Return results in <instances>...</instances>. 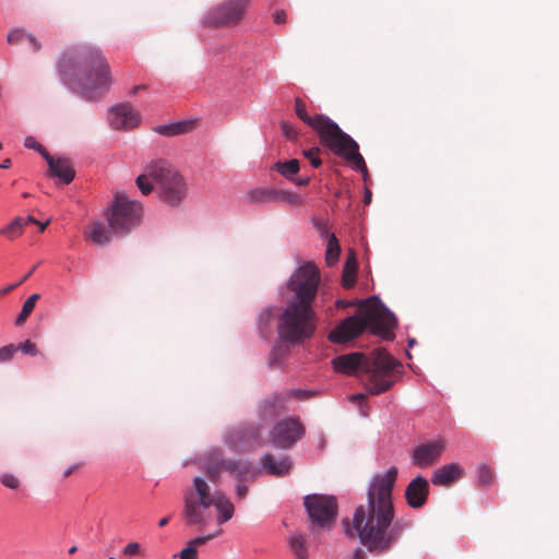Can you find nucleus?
Masks as SVG:
<instances>
[{"label": "nucleus", "mask_w": 559, "mask_h": 559, "mask_svg": "<svg viewBox=\"0 0 559 559\" xmlns=\"http://www.w3.org/2000/svg\"><path fill=\"white\" fill-rule=\"evenodd\" d=\"M0 481L4 487L10 488V489H16L20 486L19 478L11 473H3L0 476Z\"/></svg>", "instance_id": "43"}, {"label": "nucleus", "mask_w": 559, "mask_h": 559, "mask_svg": "<svg viewBox=\"0 0 559 559\" xmlns=\"http://www.w3.org/2000/svg\"><path fill=\"white\" fill-rule=\"evenodd\" d=\"M182 499V516L186 523L188 525H205L207 522L206 511L212 507L215 499V491L211 493L205 478L194 477L192 488L185 490Z\"/></svg>", "instance_id": "7"}, {"label": "nucleus", "mask_w": 559, "mask_h": 559, "mask_svg": "<svg viewBox=\"0 0 559 559\" xmlns=\"http://www.w3.org/2000/svg\"><path fill=\"white\" fill-rule=\"evenodd\" d=\"M222 532H223L222 530H217L216 532L204 535V536H197V537L190 539L188 542V544H190V546H192L194 549H197L199 546L204 545L207 540H211V539L217 537L218 535H221Z\"/></svg>", "instance_id": "41"}, {"label": "nucleus", "mask_w": 559, "mask_h": 559, "mask_svg": "<svg viewBox=\"0 0 559 559\" xmlns=\"http://www.w3.org/2000/svg\"><path fill=\"white\" fill-rule=\"evenodd\" d=\"M141 88H144V86H143V85L134 86V87L132 88L131 93H132V94H135V93H138V91H140Z\"/></svg>", "instance_id": "64"}, {"label": "nucleus", "mask_w": 559, "mask_h": 559, "mask_svg": "<svg viewBox=\"0 0 559 559\" xmlns=\"http://www.w3.org/2000/svg\"><path fill=\"white\" fill-rule=\"evenodd\" d=\"M27 33L23 28H13L7 35V41L9 44H19L23 39H26Z\"/></svg>", "instance_id": "44"}, {"label": "nucleus", "mask_w": 559, "mask_h": 559, "mask_svg": "<svg viewBox=\"0 0 559 559\" xmlns=\"http://www.w3.org/2000/svg\"><path fill=\"white\" fill-rule=\"evenodd\" d=\"M23 233L24 222L22 221V216H16L8 225L0 228V236H3L9 240H14L15 238L20 237Z\"/></svg>", "instance_id": "32"}, {"label": "nucleus", "mask_w": 559, "mask_h": 559, "mask_svg": "<svg viewBox=\"0 0 559 559\" xmlns=\"http://www.w3.org/2000/svg\"><path fill=\"white\" fill-rule=\"evenodd\" d=\"M356 270H357V262L353 254L352 257H349L346 260L345 265H344L343 285L345 287H352L354 285V283H355L354 275L356 273Z\"/></svg>", "instance_id": "36"}, {"label": "nucleus", "mask_w": 559, "mask_h": 559, "mask_svg": "<svg viewBox=\"0 0 559 559\" xmlns=\"http://www.w3.org/2000/svg\"><path fill=\"white\" fill-rule=\"evenodd\" d=\"M292 461L288 456L282 455L276 459L271 453H265L260 459V472L266 475L282 477L289 474Z\"/></svg>", "instance_id": "18"}, {"label": "nucleus", "mask_w": 559, "mask_h": 559, "mask_svg": "<svg viewBox=\"0 0 559 559\" xmlns=\"http://www.w3.org/2000/svg\"><path fill=\"white\" fill-rule=\"evenodd\" d=\"M192 129V122L188 120L176 121L167 124H158L153 130L163 136H174L188 132Z\"/></svg>", "instance_id": "28"}, {"label": "nucleus", "mask_w": 559, "mask_h": 559, "mask_svg": "<svg viewBox=\"0 0 559 559\" xmlns=\"http://www.w3.org/2000/svg\"><path fill=\"white\" fill-rule=\"evenodd\" d=\"M110 231L100 222H95L90 226L88 239L96 245L104 246L110 241Z\"/></svg>", "instance_id": "31"}, {"label": "nucleus", "mask_w": 559, "mask_h": 559, "mask_svg": "<svg viewBox=\"0 0 559 559\" xmlns=\"http://www.w3.org/2000/svg\"><path fill=\"white\" fill-rule=\"evenodd\" d=\"M20 285H21V284H19V282H17V283H14V284H12V285L8 286L7 288H4V289H3V292H4V293H9V292H11V290L15 289L16 287H19Z\"/></svg>", "instance_id": "60"}, {"label": "nucleus", "mask_w": 559, "mask_h": 559, "mask_svg": "<svg viewBox=\"0 0 559 559\" xmlns=\"http://www.w3.org/2000/svg\"><path fill=\"white\" fill-rule=\"evenodd\" d=\"M224 471L235 477L237 480H246L255 476L253 465L249 460H225Z\"/></svg>", "instance_id": "23"}, {"label": "nucleus", "mask_w": 559, "mask_h": 559, "mask_svg": "<svg viewBox=\"0 0 559 559\" xmlns=\"http://www.w3.org/2000/svg\"><path fill=\"white\" fill-rule=\"evenodd\" d=\"M343 136L345 139L340 138L329 150L352 163L353 169L361 173L364 181L367 182L369 174L365 159L359 153L358 143L346 132Z\"/></svg>", "instance_id": "13"}, {"label": "nucleus", "mask_w": 559, "mask_h": 559, "mask_svg": "<svg viewBox=\"0 0 559 559\" xmlns=\"http://www.w3.org/2000/svg\"><path fill=\"white\" fill-rule=\"evenodd\" d=\"M368 301L373 302L371 309H366L340 321L328 334L333 344H345L359 337L366 330L384 341H392L397 326L395 314L380 300L372 296Z\"/></svg>", "instance_id": "4"}, {"label": "nucleus", "mask_w": 559, "mask_h": 559, "mask_svg": "<svg viewBox=\"0 0 559 559\" xmlns=\"http://www.w3.org/2000/svg\"><path fill=\"white\" fill-rule=\"evenodd\" d=\"M179 557L180 559H198V551L190 544L187 545L179 554L174 556Z\"/></svg>", "instance_id": "47"}, {"label": "nucleus", "mask_w": 559, "mask_h": 559, "mask_svg": "<svg viewBox=\"0 0 559 559\" xmlns=\"http://www.w3.org/2000/svg\"><path fill=\"white\" fill-rule=\"evenodd\" d=\"M56 71L67 90L87 102L104 97L111 85L110 68L103 51L90 44L64 49Z\"/></svg>", "instance_id": "2"}, {"label": "nucleus", "mask_w": 559, "mask_h": 559, "mask_svg": "<svg viewBox=\"0 0 559 559\" xmlns=\"http://www.w3.org/2000/svg\"><path fill=\"white\" fill-rule=\"evenodd\" d=\"M306 435V429L298 418L286 417L274 425L270 431L272 445L280 450L293 448Z\"/></svg>", "instance_id": "11"}, {"label": "nucleus", "mask_w": 559, "mask_h": 559, "mask_svg": "<svg viewBox=\"0 0 559 559\" xmlns=\"http://www.w3.org/2000/svg\"><path fill=\"white\" fill-rule=\"evenodd\" d=\"M394 381V374L370 369L365 381V388L369 394L379 395L390 390Z\"/></svg>", "instance_id": "19"}, {"label": "nucleus", "mask_w": 559, "mask_h": 559, "mask_svg": "<svg viewBox=\"0 0 559 559\" xmlns=\"http://www.w3.org/2000/svg\"><path fill=\"white\" fill-rule=\"evenodd\" d=\"M273 21L275 24L277 25H282V24H285L286 21H287V13L285 10L283 9H277L274 13H273Z\"/></svg>", "instance_id": "49"}, {"label": "nucleus", "mask_w": 559, "mask_h": 559, "mask_svg": "<svg viewBox=\"0 0 559 559\" xmlns=\"http://www.w3.org/2000/svg\"><path fill=\"white\" fill-rule=\"evenodd\" d=\"M140 551L141 545L138 542L129 543L122 548V554L128 557L134 556Z\"/></svg>", "instance_id": "48"}, {"label": "nucleus", "mask_w": 559, "mask_h": 559, "mask_svg": "<svg viewBox=\"0 0 559 559\" xmlns=\"http://www.w3.org/2000/svg\"><path fill=\"white\" fill-rule=\"evenodd\" d=\"M108 121L114 129L131 130L139 126L141 117L129 103H122L109 108Z\"/></svg>", "instance_id": "15"}, {"label": "nucleus", "mask_w": 559, "mask_h": 559, "mask_svg": "<svg viewBox=\"0 0 559 559\" xmlns=\"http://www.w3.org/2000/svg\"><path fill=\"white\" fill-rule=\"evenodd\" d=\"M40 298L39 294L31 295L22 306V310L15 319V325L20 326L24 324L28 316L35 308L36 301Z\"/></svg>", "instance_id": "35"}, {"label": "nucleus", "mask_w": 559, "mask_h": 559, "mask_svg": "<svg viewBox=\"0 0 559 559\" xmlns=\"http://www.w3.org/2000/svg\"><path fill=\"white\" fill-rule=\"evenodd\" d=\"M15 353L16 348L14 344H9L0 347V362L10 361Z\"/></svg>", "instance_id": "45"}, {"label": "nucleus", "mask_w": 559, "mask_h": 559, "mask_svg": "<svg viewBox=\"0 0 559 559\" xmlns=\"http://www.w3.org/2000/svg\"><path fill=\"white\" fill-rule=\"evenodd\" d=\"M36 270V266H33L25 275L19 281V284H23L26 280H28L34 271Z\"/></svg>", "instance_id": "57"}, {"label": "nucleus", "mask_w": 559, "mask_h": 559, "mask_svg": "<svg viewBox=\"0 0 559 559\" xmlns=\"http://www.w3.org/2000/svg\"><path fill=\"white\" fill-rule=\"evenodd\" d=\"M212 507L217 512L218 525H223L234 516L235 507L226 493L221 490H215V499Z\"/></svg>", "instance_id": "25"}, {"label": "nucleus", "mask_w": 559, "mask_h": 559, "mask_svg": "<svg viewBox=\"0 0 559 559\" xmlns=\"http://www.w3.org/2000/svg\"><path fill=\"white\" fill-rule=\"evenodd\" d=\"M295 112L300 120L318 133L323 146L330 148L340 138L345 139L343 136L345 132L328 116L322 114L310 116L307 112L306 104L299 97L295 98Z\"/></svg>", "instance_id": "9"}, {"label": "nucleus", "mask_w": 559, "mask_h": 559, "mask_svg": "<svg viewBox=\"0 0 559 559\" xmlns=\"http://www.w3.org/2000/svg\"><path fill=\"white\" fill-rule=\"evenodd\" d=\"M271 169L277 171L284 178L292 181L300 170V163L296 158L284 162L278 160L271 167Z\"/></svg>", "instance_id": "30"}, {"label": "nucleus", "mask_w": 559, "mask_h": 559, "mask_svg": "<svg viewBox=\"0 0 559 559\" xmlns=\"http://www.w3.org/2000/svg\"><path fill=\"white\" fill-rule=\"evenodd\" d=\"M320 148L314 146L304 151V156L309 159L312 167L318 168L321 166L322 160L319 157Z\"/></svg>", "instance_id": "40"}, {"label": "nucleus", "mask_w": 559, "mask_h": 559, "mask_svg": "<svg viewBox=\"0 0 559 559\" xmlns=\"http://www.w3.org/2000/svg\"><path fill=\"white\" fill-rule=\"evenodd\" d=\"M281 130H282V134L287 140L293 141V142H296L298 140V131L295 128V126H293L290 122L282 121L281 122Z\"/></svg>", "instance_id": "39"}, {"label": "nucleus", "mask_w": 559, "mask_h": 559, "mask_svg": "<svg viewBox=\"0 0 559 559\" xmlns=\"http://www.w3.org/2000/svg\"><path fill=\"white\" fill-rule=\"evenodd\" d=\"M463 475V468L457 463H449L438 467L431 475L430 481L435 486H450Z\"/></svg>", "instance_id": "22"}, {"label": "nucleus", "mask_w": 559, "mask_h": 559, "mask_svg": "<svg viewBox=\"0 0 559 559\" xmlns=\"http://www.w3.org/2000/svg\"><path fill=\"white\" fill-rule=\"evenodd\" d=\"M310 181H311L310 176L298 177L297 175L295 176L294 180H292V182H294L298 187H306L310 183Z\"/></svg>", "instance_id": "52"}, {"label": "nucleus", "mask_w": 559, "mask_h": 559, "mask_svg": "<svg viewBox=\"0 0 559 559\" xmlns=\"http://www.w3.org/2000/svg\"><path fill=\"white\" fill-rule=\"evenodd\" d=\"M26 40L28 41V44L34 52H37L40 50L41 44L34 35L27 33Z\"/></svg>", "instance_id": "51"}, {"label": "nucleus", "mask_w": 559, "mask_h": 559, "mask_svg": "<svg viewBox=\"0 0 559 559\" xmlns=\"http://www.w3.org/2000/svg\"><path fill=\"white\" fill-rule=\"evenodd\" d=\"M319 272L311 263L299 266L289 277L287 288L292 298L277 320L278 337L290 344L309 340L316 332V312L312 302L318 293Z\"/></svg>", "instance_id": "3"}, {"label": "nucleus", "mask_w": 559, "mask_h": 559, "mask_svg": "<svg viewBox=\"0 0 559 559\" xmlns=\"http://www.w3.org/2000/svg\"><path fill=\"white\" fill-rule=\"evenodd\" d=\"M340 254H341V247H340L338 240H337L335 234L332 233L329 236L328 245H326V252H325V261H326L328 265H330V266L334 265L338 261Z\"/></svg>", "instance_id": "33"}, {"label": "nucleus", "mask_w": 559, "mask_h": 559, "mask_svg": "<svg viewBox=\"0 0 559 559\" xmlns=\"http://www.w3.org/2000/svg\"><path fill=\"white\" fill-rule=\"evenodd\" d=\"M335 305L337 308L345 309L347 307L356 305V301H347V300L338 299V300H336Z\"/></svg>", "instance_id": "53"}, {"label": "nucleus", "mask_w": 559, "mask_h": 559, "mask_svg": "<svg viewBox=\"0 0 559 559\" xmlns=\"http://www.w3.org/2000/svg\"><path fill=\"white\" fill-rule=\"evenodd\" d=\"M304 507L312 531H330L334 526L338 515V502L335 496L309 493L304 497Z\"/></svg>", "instance_id": "8"}, {"label": "nucleus", "mask_w": 559, "mask_h": 559, "mask_svg": "<svg viewBox=\"0 0 559 559\" xmlns=\"http://www.w3.org/2000/svg\"><path fill=\"white\" fill-rule=\"evenodd\" d=\"M11 167V159L10 158H5L4 160H2L0 163V169H8Z\"/></svg>", "instance_id": "58"}, {"label": "nucleus", "mask_w": 559, "mask_h": 559, "mask_svg": "<svg viewBox=\"0 0 559 559\" xmlns=\"http://www.w3.org/2000/svg\"><path fill=\"white\" fill-rule=\"evenodd\" d=\"M39 225V230L40 231H44L46 229V227L48 226L49 224V221L45 222V223H37Z\"/></svg>", "instance_id": "62"}, {"label": "nucleus", "mask_w": 559, "mask_h": 559, "mask_svg": "<svg viewBox=\"0 0 559 559\" xmlns=\"http://www.w3.org/2000/svg\"><path fill=\"white\" fill-rule=\"evenodd\" d=\"M22 221L24 222V227L27 224H37L38 223V221L32 215H28L27 217H22Z\"/></svg>", "instance_id": "55"}, {"label": "nucleus", "mask_w": 559, "mask_h": 559, "mask_svg": "<svg viewBox=\"0 0 559 559\" xmlns=\"http://www.w3.org/2000/svg\"><path fill=\"white\" fill-rule=\"evenodd\" d=\"M284 404V397L280 392H275L261 401L258 408V415L262 420H269L277 416L280 408Z\"/></svg>", "instance_id": "26"}, {"label": "nucleus", "mask_w": 559, "mask_h": 559, "mask_svg": "<svg viewBox=\"0 0 559 559\" xmlns=\"http://www.w3.org/2000/svg\"><path fill=\"white\" fill-rule=\"evenodd\" d=\"M245 480H238L235 492L238 499H243L248 493V486L243 483Z\"/></svg>", "instance_id": "50"}, {"label": "nucleus", "mask_w": 559, "mask_h": 559, "mask_svg": "<svg viewBox=\"0 0 559 559\" xmlns=\"http://www.w3.org/2000/svg\"><path fill=\"white\" fill-rule=\"evenodd\" d=\"M365 395L362 393H357L353 395V401H362Z\"/></svg>", "instance_id": "61"}, {"label": "nucleus", "mask_w": 559, "mask_h": 559, "mask_svg": "<svg viewBox=\"0 0 559 559\" xmlns=\"http://www.w3.org/2000/svg\"><path fill=\"white\" fill-rule=\"evenodd\" d=\"M371 198H372L371 191L369 189H366L365 190V194H364V203L365 204H370Z\"/></svg>", "instance_id": "56"}, {"label": "nucleus", "mask_w": 559, "mask_h": 559, "mask_svg": "<svg viewBox=\"0 0 559 559\" xmlns=\"http://www.w3.org/2000/svg\"><path fill=\"white\" fill-rule=\"evenodd\" d=\"M251 0H227L211 8L203 16V24L210 27L234 26L241 22Z\"/></svg>", "instance_id": "10"}, {"label": "nucleus", "mask_w": 559, "mask_h": 559, "mask_svg": "<svg viewBox=\"0 0 559 559\" xmlns=\"http://www.w3.org/2000/svg\"><path fill=\"white\" fill-rule=\"evenodd\" d=\"M142 212L143 207L139 201L129 199L124 193H116L106 212L111 236H124L138 227Z\"/></svg>", "instance_id": "6"}, {"label": "nucleus", "mask_w": 559, "mask_h": 559, "mask_svg": "<svg viewBox=\"0 0 559 559\" xmlns=\"http://www.w3.org/2000/svg\"><path fill=\"white\" fill-rule=\"evenodd\" d=\"M397 473V468L391 466L383 473L372 475L366 503L355 508L352 523L343 520L345 534L357 537L370 554L389 552L411 527L409 521L395 519L393 488Z\"/></svg>", "instance_id": "1"}, {"label": "nucleus", "mask_w": 559, "mask_h": 559, "mask_svg": "<svg viewBox=\"0 0 559 559\" xmlns=\"http://www.w3.org/2000/svg\"><path fill=\"white\" fill-rule=\"evenodd\" d=\"M24 146L27 147V148H32V150H35L36 152H38L43 157H44V154L47 156V154H49V152L39 143L36 141V139L34 136H26L25 140H24Z\"/></svg>", "instance_id": "42"}, {"label": "nucleus", "mask_w": 559, "mask_h": 559, "mask_svg": "<svg viewBox=\"0 0 559 559\" xmlns=\"http://www.w3.org/2000/svg\"><path fill=\"white\" fill-rule=\"evenodd\" d=\"M365 359V354L354 352L334 357L331 364L335 372L352 376L358 371Z\"/></svg>", "instance_id": "20"}, {"label": "nucleus", "mask_w": 559, "mask_h": 559, "mask_svg": "<svg viewBox=\"0 0 559 559\" xmlns=\"http://www.w3.org/2000/svg\"><path fill=\"white\" fill-rule=\"evenodd\" d=\"M224 463L225 459L221 449H213L205 454L202 468L212 483L217 484L219 481Z\"/></svg>", "instance_id": "21"}, {"label": "nucleus", "mask_w": 559, "mask_h": 559, "mask_svg": "<svg viewBox=\"0 0 559 559\" xmlns=\"http://www.w3.org/2000/svg\"><path fill=\"white\" fill-rule=\"evenodd\" d=\"M476 478L479 485L486 487L493 483V471L490 466L481 464L476 472Z\"/></svg>", "instance_id": "37"}, {"label": "nucleus", "mask_w": 559, "mask_h": 559, "mask_svg": "<svg viewBox=\"0 0 559 559\" xmlns=\"http://www.w3.org/2000/svg\"><path fill=\"white\" fill-rule=\"evenodd\" d=\"M74 467H69L68 469L64 471L63 473V476L64 477H68L69 475H71V473L73 472Z\"/></svg>", "instance_id": "63"}, {"label": "nucleus", "mask_w": 559, "mask_h": 559, "mask_svg": "<svg viewBox=\"0 0 559 559\" xmlns=\"http://www.w3.org/2000/svg\"><path fill=\"white\" fill-rule=\"evenodd\" d=\"M429 496V483L428 480L418 475L413 478L405 489V499L407 504L412 509H420L427 502Z\"/></svg>", "instance_id": "16"}, {"label": "nucleus", "mask_w": 559, "mask_h": 559, "mask_svg": "<svg viewBox=\"0 0 559 559\" xmlns=\"http://www.w3.org/2000/svg\"><path fill=\"white\" fill-rule=\"evenodd\" d=\"M288 195L289 194L285 191L260 188L251 190L248 193V199L253 203H266L272 201L286 200Z\"/></svg>", "instance_id": "27"}, {"label": "nucleus", "mask_w": 559, "mask_h": 559, "mask_svg": "<svg viewBox=\"0 0 559 559\" xmlns=\"http://www.w3.org/2000/svg\"><path fill=\"white\" fill-rule=\"evenodd\" d=\"M350 559H367V557H366L365 552L362 551V549L360 547H357L354 550Z\"/></svg>", "instance_id": "54"}, {"label": "nucleus", "mask_w": 559, "mask_h": 559, "mask_svg": "<svg viewBox=\"0 0 559 559\" xmlns=\"http://www.w3.org/2000/svg\"><path fill=\"white\" fill-rule=\"evenodd\" d=\"M152 180L159 187L160 198L171 206L179 205L186 195L183 178L165 159H157L146 166L145 173L136 178V186L142 194L153 190Z\"/></svg>", "instance_id": "5"}, {"label": "nucleus", "mask_w": 559, "mask_h": 559, "mask_svg": "<svg viewBox=\"0 0 559 559\" xmlns=\"http://www.w3.org/2000/svg\"><path fill=\"white\" fill-rule=\"evenodd\" d=\"M44 158L49 167V175L53 178H58L63 185H69L75 178V170L70 158L64 156H52L44 154Z\"/></svg>", "instance_id": "17"}, {"label": "nucleus", "mask_w": 559, "mask_h": 559, "mask_svg": "<svg viewBox=\"0 0 559 559\" xmlns=\"http://www.w3.org/2000/svg\"><path fill=\"white\" fill-rule=\"evenodd\" d=\"M16 350H21L24 354L35 356L37 355L38 350L36 347V344L31 342L29 340H26L25 342L19 344L15 346Z\"/></svg>", "instance_id": "46"}, {"label": "nucleus", "mask_w": 559, "mask_h": 559, "mask_svg": "<svg viewBox=\"0 0 559 559\" xmlns=\"http://www.w3.org/2000/svg\"><path fill=\"white\" fill-rule=\"evenodd\" d=\"M401 368V362L385 349L378 348L373 352V362L371 369L395 374V371H399Z\"/></svg>", "instance_id": "24"}, {"label": "nucleus", "mask_w": 559, "mask_h": 559, "mask_svg": "<svg viewBox=\"0 0 559 559\" xmlns=\"http://www.w3.org/2000/svg\"><path fill=\"white\" fill-rule=\"evenodd\" d=\"M261 435V427L252 423L239 424L230 428L225 436V443L234 451H245L255 445Z\"/></svg>", "instance_id": "12"}, {"label": "nucleus", "mask_w": 559, "mask_h": 559, "mask_svg": "<svg viewBox=\"0 0 559 559\" xmlns=\"http://www.w3.org/2000/svg\"><path fill=\"white\" fill-rule=\"evenodd\" d=\"M274 307L267 306L261 310L257 318L258 332L261 338L269 340L272 334V319Z\"/></svg>", "instance_id": "29"}, {"label": "nucleus", "mask_w": 559, "mask_h": 559, "mask_svg": "<svg viewBox=\"0 0 559 559\" xmlns=\"http://www.w3.org/2000/svg\"><path fill=\"white\" fill-rule=\"evenodd\" d=\"M169 519H170L169 516L162 518V519L159 520V522H158V526H159V527H164V526H166V525L168 524V522H169Z\"/></svg>", "instance_id": "59"}, {"label": "nucleus", "mask_w": 559, "mask_h": 559, "mask_svg": "<svg viewBox=\"0 0 559 559\" xmlns=\"http://www.w3.org/2000/svg\"><path fill=\"white\" fill-rule=\"evenodd\" d=\"M285 355H286V349L282 345L273 346V348L270 353L269 365L271 367L280 366L282 364Z\"/></svg>", "instance_id": "38"}, {"label": "nucleus", "mask_w": 559, "mask_h": 559, "mask_svg": "<svg viewBox=\"0 0 559 559\" xmlns=\"http://www.w3.org/2000/svg\"><path fill=\"white\" fill-rule=\"evenodd\" d=\"M289 545H290V548H292L294 555L298 559H307L308 558L306 539L301 534L292 535L290 539H289Z\"/></svg>", "instance_id": "34"}, {"label": "nucleus", "mask_w": 559, "mask_h": 559, "mask_svg": "<svg viewBox=\"0 0 559 559\" xmlns=\"http://www.w3.org/2000/svg\"><path fill=\"white\" fill-rule=\"evenodd\" d=\"M445 450L444 441L437 439L416 445L411 454V462L418 468L433 465Z\"/></svg>", "instance_id": "14"}]
</instances>
